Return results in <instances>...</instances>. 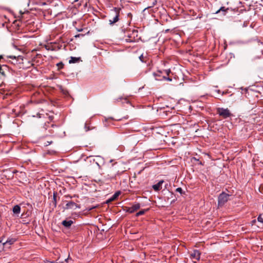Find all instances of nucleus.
Wrapping results in <instances>:
<instances>
[{
    "mask_svg": "<svg viewBox=\"0 0 263 263\" xmlns=\"http://www.w3.org/2000/svg\"><path fill=\"white\" fill-rule=\"evenodd\" d=\"M111 199H112V198L110 197L109 199H108L106 201V203H110V202H111L113 201H114V200H111Z\"/></svg>",
    "mask_w": 263,
    "mask_h": 263,
    "instance_id": "26",
    "label": "nucleus"
},
{
    "mask_svg": "<svg viewBox=\"0 0 263 263\" xmlns=\"http://www.w3.org/2000/svg\"><path fill=\"white\" fill-rule=\"evenodd\" d=\"M163 74V71L162 70H158L156 72L153 73V76L155 78V80L157 81H162L163 78L162 74Z\"/></svg>",
    "mask_w": 263,
    "mask_h": 263,
    "instance_id": "10",
    "label": "nucleus"
},
{
    "mask_svg": "<svg viewBox=\"0 0 263 263\" xmlns=\"http://www.w3.org/2000/svg\"><path fill=\"white\" fill-rule=\"evenodd\" d=\"M191 162L195 163V164H202V162L201 160L197 159L195 157H192L191 158Z\"/></svg>",
    "mask_w": 263,
    "mask_h": 263,
    "instance_id": "16",
    "label": "nucleus"
},
{
    "mask_svg": "<svg viewBox=\"0 0 263 263\" xmlns=\"http://www.w3.org/2000/svg\"><path fill=\"white\" fill-rule=\"evenodd\" d=\"M22 222V223L26 224L27 225L29 223V222H27L26 220H23Z\"/></svg>",
    "mask_w": 263,
    "mask_h": 263,
    "instance_id": "28",
    "label": "nucleus"
},
{
    "mask_svg": "<svg viewBox=\"0 0 263 263\" xmlns=\"http://www.w3.org/2000/svg\"><path fill=\"white\" fill-rule=\"evenodd\" d=\"M217 113L223 118H227L231 115L230 111L228 108H218Z\"/></svg>",
    "mask_w": 263,
    "mask_h": 263,
    "instance_id": "3",
    "label": "nucleus"
},
{
    "mask_svg": "<svg viewBox=\"0 0 263 263\" xmlns=\"http://www.w3.org/2000/svg\"><path fill=\"white\" fill-rule=\"evenodd\" d=\"M112 160H110V162H112Z\"/></svg>",
    "mask_w": 263,
    "mask_h": 263,
    "instance_id": "39",
    "label": "nucleus"
},
{
    "mask_svg": "<svg viewBox=\"0 0 263 263\" xmlns=\"http://www.w3.org/2000/svg\"><path fill=\"white\" fill-rule=\"evenodd\" d=\"M257 220L258 222L263 223V213H261L257 217Z\"/></svg>",
    "mask_w": 263,
    "mask_h": 263,
    "instance_id": "20",
    "label": "nucleus"
},
{
    "mask_svg": "<svg viewBox=\"0 0 263 263\" xmlns=\"http://www.w3.org/2000/svg\"><path fill=\"white\" fill-rule=\"evenodd\" d=\"M73 221L71 220H65L62 222V224L66 228H69L71 227V226L72 225V224H73Z\"/></svg>",
    "mask_w": 263,
    "mask_h": 263,
    "instance_id": "12",
    "label": "nucleus"
},
{
    "mask_svg": "<svg viewBox=\"0 0 263 263\" xmlns=\"http://www.w3.org/2000/svg\"><path fill=\"white\" fill-rule=\"evenodd\" d=\"M23 216H24V214H22V215H21V217L23 218Z\"/></svg>",
    "mask_w": 263,
    "mask_h": 263,
    "instance_id": "36",
    "label": "nucleus"
},
{
    "mask_svg": "<svg viewBox=\"0 0 263 263\" xmlns=\"http://www.w3.org/2000/svg\"><path fill=\"white\" fill-rule=\"evenodd\" d=\"M14 214H18L21 212V207L18 205H15L13 206L12 209Z\"/></svg>",
    "mask_w": 263,
    "mask_h": 263,
    "instance_id": "15",
    "label": "nucleus"
},
{
    "mask_svg": "<svg viewBox=\"0 0 263 263\" xmlns=\"http://www.w3.org/2000/svg\"><path fill=\"white\" fill-rule=\"evenodd\" d=\"M111 199H112V198L110 197L109 199H108L106 201V203H110V202H111L113 201H114V200H111Z\"/></svg>",
    "mask_w": 263,
    "mask_h": 263,
    "instance_id": "27",
    "label": "nucleus"
},
{
    "mask_svg": "<svg viewBox=\"0 0 263 263\" xmlns=\"http://www.w3.org/2000/svg\"><path fill=\"white\" fill-rule=\"evenodd\" d=\"M176 191L180 193L181 194H184L185 192L183 191L181 187H178L176 189Z\"/></svg>",
    "mask_w": 263,
    "mask_h": 263,
    "instance_id": "22",
    "label": "nucleus"
},
{
    "mask_svg": "<svg viewBox=\"0 0 263 263\" xmlns=\"http://www.w3.org/2000/svg\"><path fill=\"white\" fill-rule=\"evenodd\" d=\"M141 204L139 203H136L133 204L131 207H125L124 210L129 213H133L140 208Z\"/></svg>",
    "mask_w": 263,
    "mask_h": 263,
    "instance_id": "5",
    "label": "nucleus"
},
{
    "mask_svg": "<svg viewBox=\"0 0 263 263\" xmlns=\"http://www.w3.org/2000/svg\"><path fill=\"white\" fill-rule=\"evenodd\" d=\"M162 78H163V80H166L168 81H172V78H171L170 77H167V76H163Z\"/></svg>",
    "mask_w": 263,
    "mask_h": 263,
    "instance_id": "23",
    "label": "nucleus"
},
{
    "mask_svg": "<svg viewBox=\"0 0 263 263\" xmlns=\"http://www.w3.org/2000/svg\"><path fill=\"white\" fill-rule=\"evenodd\" d=\"M174 161V160H173V161H172L173 163H177V162H175V161Z\"/></svg>",
    "mask_w": 263,
    "mask_h": 263,
    "instance_id": "37",
    "label": "nucleus"
},
{
    "mask_svg": "<svg viewBox=\"0 0 263 263\" xmlns=\"http://www.w3.org/2000/svg\"><path fill=\"white\" fill-rule=\"evenodd\" d=\"M52 263H63V262H51Z\"/></svg>",
    "mask_w": 263,
    "mask_h": 263,
    "instance_id": "34",
    "label": "nucleus"
},
{
    "mask_svg": "<svg viewBox=\"0 0 263 263\" xmlns=\"http://www.w3.org/2000/svg\"><path fill=\"white\" fill-rule=\"evenodd\" d=\"M200 252L199 250H194L191 253V258L192 259H195L197 260H199L200 258Z\"/></svg>",
    "mask_w": 263,
    "mask_h": 263,
    "instance_id": "8",
    "label": "nucleus"
},
{
    "mask_svg": "<svg viewBox=\"0 0 263 263\" xmlns=\"http://www.w3.org/2000/svg\"><path fill=\"white\" fill-rule=\"evenodd\" d=\"M162 71H163V74H165V76H168L171 72V70L170 69L163 70Z\"/></svg>",
    "mask_w": 263,
    "mask_h": 263,
    "instance_id": "21",
    "label": "nucleus"
},
{
    "mask_svg": "<svg viewBox=\"0 0 263 263\" xmlns=\"http://www.w3.org/2000/svg\"><path fill=\"white\" fill-rule=\"evenodd\" d=\"M230 195L224 192L221 193L218 197V205L221 206L223 205L229 199Z\"/></svg>",
    "mask_w": 263,
    "mask_h": 263,
    "instance_id": "2",
    "label": "nucleus"
},
{
    "mask_svg": "<svg viewBox=\"0 0 263 263\" xmlns=\"http://www.w3.org/2000/svg\"><path fill=\"white\" fill-rule=\"evenodd\" d=\"M80 205L77 204L74 202L72 201H70L67 202V203L66 204L65 206H64L65 210H68V209H76L77 208L80 209Z\"/></svg>",
    "mask_w": 263,
    "mask_h": 263,
    "instance_id": "6",
    "label": "nucleus"
},
{
    "mask_svg": "<svg viewBox=\"0 0 263 263\" xmlns=\"http://www.w3.org/2000/svg\"><path fill=\"white\" fill-rule=\"evenodd\" d=\"M163 182L164 181L163 180L159 181L157 184L153 185V189L155 191H160L162 189L161 185Z\"/></svg>",
    "mask_w": 263,
    "mask_h": 263,
    "instance_id": "11",
    "label": "nucleus"
},
{
    "mask_svg": "<svg viewBox=\"0 0 263 263\" xmlns=\"http://www.w3.org/2000/svg\"><path fill=\"white\" fill-rule=\"evenodd\" d=\"M149 210V209H144L140 211L136 214V216L138 217L145 214V213Z\"/></svg>",
    "mask_w": 263,
    "mask_h": 263,
    "instance_id": "18",
    "label": "nucleus"
},
{
    "mask_svg": "<svg viewBox=\"0 0 263 263\" xmlns=\"http://www.w3.org/2000/svg\"><path fill=\"white\" fill-rule=\"evenodd\" d=\"M217 92H218V93H219V92H220V90H217Z\"/></svg>",
    "mask_w": 263,
    "mask_h": 263,
    "instance_id": "38",
    "label": "nucleus"
},
{
    "mask_svg": "<svg viewBox=\"0 0 263 263\" xmlns=\"http://www.w3.org/2000/svg\"><path fill=\"white\" fill-rule=\"evenodd\" d=\"M16 239L15 238H9L6 241H5L4 242H3V246H5L7 244H9V245H12L15 242Z\"/></svg>",
    "mask_w": 263,
    "mask_h": 263,
    "instance_id": "13",
    "label": "nucleus"
},
{
    "mask_svg": "<svg viewBox=\"0 0 263 263\" xmlns=\"http://www.w3.org/2000/svg\"><path fill=\"white\" fill-rule=\"evenodd\" d=\"M58 193L57 192H54L53 195V204L54 207H56L57 206V197Z\"/></svg>",
    "mask_w": 263,
    "mask_h": 263,
    "instance_id": "17",
    "label": "nucleus"
},
{
    "mask_svg": "<svg viewBox=\"0 0 263 263\" xmlns=\"http://www.w3.org/2000/svg\"><path fill=\"white\" fill-rule=\"evenodd\" d=\"M220 11L225 12L226 11V9H225V8L224 7H222L220 8V9L219 10H218L217 11H216V13H217L219 12Z\"/></svg>",
    "mask_w": 263,
    "mask_h": 263,
    "instance_id": "24",
    "label": "nucleus"
},
{
    "mask_svg": "<svg viewBox=\"0 0 263 263\" xmlns=\"http://www.w3.org/2000/svg\"><path fill=\"white\" fill-rule=\"evenodd\" d=\"M138 31L137 30H133L132 32L128 33L127 35V37L125 39V41L126 42H133L135 41V35L137 36Z\"/></svg>",
    "mask_w": 263,
    "mask_h": 263,
    "instance_id": "7",
    "label": "nucleus"
},
{
    "mask_svg": "<svg viewBox=\"0 0 263 263\" xmlns=\"http://www.w3.org/2000/svg\"><path fill=\"white\" fill-rule=\"evenodd\" d=\"M128 16H130V15H132V14L131 13H128Z\"/></svg>",
    "mask_w": 263,
    "mask_h": 263,
    "instance_id": "35",
    "label": "nucleus"
},
{
    "mask_svg": "<svg viewBox=\"0 0 263 263\" xmlns=\"http://www.w3.org/2000/svg\"><path fill=\"white\" fill-rule=\"evenodd\" d=\"M139 59H140V60L142 62H144V60H143V55H141L139 57Z\"/></svg>",
    "mask_w": 263,
    "mask_h": 263,
    "instance_id": "30",
    "label": "nucleus"
},
{
    "mask_svg": "<svg viewBox=\"0 0 263 263\" xmlns=\"http://www.w3.org/2000/svg\"><path fill=\"white\" fill-rule=\"evenodd\" d=\"M81 61V58L72 57L70 58V60L69 61V64H73L79 62Z\"/></svg>",
    "mask_w": 263,
    "mask_h": 263,
    "instance_id": "14",
    "label": "nucleus"
},
{
    "mask_svg": "<svg viewBox=\"0 0 263 263\" xmlns=\"http://www.w3.org/2000/svg\"><path fill=\"white\" fill-rule=\"evenodd\" d=\"M181 160V158L176 159H175L174 160H175V161H177V160Z\"/></svg>",
    "mask_w": 263,
    "mask_h": 263,
    "instance_id": "33",
    "label": "nucleus"
},
{
    "mask_svg": "<svg viewBox=\"0 0 263 263\" xmlns=\"http://www.w3.org/2000/svg\"><path fill=\"white\" fill-rule=\"evenodd\" d=\"M120 10V9L118 8H114V9L111 10L109 20L110 25H112L118 21Z\"/></svg>",
    "mask_w": 263,
    "mask_h": 263,
    "instance_id": "1",
    "label": "nucleus"
},
{
    "mask_svg": "<svg viewBox=\"0 0 263 263\" xmlns=\"http://www.w3.org/2000/svg\"><path fill=\"white\" fill-rule=\"evenodd\" d=\"M120 191L116 192L111 197L112 198L111 200H114V201L115 200L118 198V197L120 195Z\"/></svg>",
    "mask_w": 263,
    "mask_h": 263,
    "instance_id": "19",
    "label": "nucleus"
},
{
    "mask_svg": "<svg viewBox=\"0 0 263 263\" xmlns=\"http://www.w3.org/2000/svg\"><path fill=\"white\" fill-rule=\"evenodd\" d=\"M69 259V256L67 258L65 259V261L67 262V260H68Z\"/></svg>",
    "mask_w": 263,
    "mask_h": 263,
    "instance_id": "32",
    "label": "nucleus"
},
{
    "mask_svg": "<svg viewBox=\"0 0 263 263\" xmlns=\"http://www.w3.org/2000/svg\"><path fill=\"white\" fill-rule=\"evenodd\" d=\"M57 66L59 68H62L64 66V64L62 62H60L57 64Z\"/></svg>",
    "mask_w": 263,
    "mask_h": 263,
    "instance_id": "25",
    "label": "nucleus"
},
{
    "mask_svg": "<svg viewBox=\"0 0 263 263\" xmlns=\"http://www.w3.org/2000/svg\"><path fill=\"white\" fill-rule=\"evenodd\" d=\"M256 222V219H254V220H253L252 221H251V223L252 225H253L254 224H255Z\"/></svg>",
    "mask_w": 263,
    "mask_h": 263,
    "instance_id": "31",
    "label": "nucleus"
},
{
    "mask_svg": "<svg viewBox=\"0 0 263 263\" xmlns=\"http://www.w3.org/2000/svg\"><path fill=\"white\" fill-rule=\"evenodd\" d=\"M8 67L6 65H0V79H3L6 76V71L7 70Z\"/></svg>",
    "mask_w": 263,
    "mask_h": 263,
    "instance_id": "9",
    "label": "nucleus"
},
{
    "mask_svg": "<svg viewBox=\"0 0 263 263\" xmlns=\"http://www.w3.org/2000/svg\"><path fill=\"white\" fill-rule=\"evenodd\" d=\"M4 239V236H3L1 238V239L0 240V243H2L3 245V242H5Z\"/></svg>",
    "mask_w": 263,
    "mask_h": 263,
    "instance_id": "29",
    "label": "nucleus"
},
{
    "mask_svg": "<svg viewBox=\"0 0 263 263\" xmlns=\"http://www.w3.org/2000/svg\"><path fill=\"white\" fill-rule=\"evenodd\" d=\"M102 159L101 157L99 156H90L87 158V162L90 163V164H99L100 162H101Z\"/></svg>",
    "mask_w": 263,
    "mask_h": 263,
    "instance_id": "4",
    "label": "nucleus"
}]
</instances>
